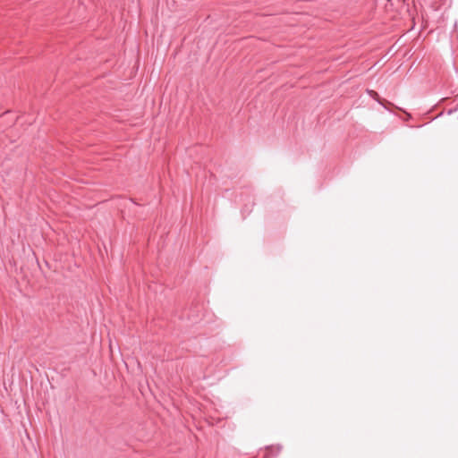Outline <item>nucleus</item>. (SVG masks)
<instances>
[{
    "label": "nucleus",
    "mask_w": 458,
    "mask_h": 458,
    "mask_svg": "<svg viewBox=\"0 0 458 458\" xmlns=\"http://www.w3.org/2000/svg\"><path fill=\"white\" fill-rule=\"evenodd\" d=\"M109 351H110V353L112 354L113 353V345L112 344H109Z\"/></svg>",
    "instance_id": "obj_1"
},
{
    "label": "nucleus",
    "mask_w": 458,
    "mask_h": 458,
    "mask_svg": "<svg viewBox=\"0 0 458 458\" xmlns=\"http://www.w3.org/2000/svg\"><path fill=\"white\" fill-rule=\"evenodd\" d=\"M371 93H372L373 95H375V96H377V92H375V91H371Z\"/></svg>",
    "instance_id": "obj_2"
}]
</instances>
